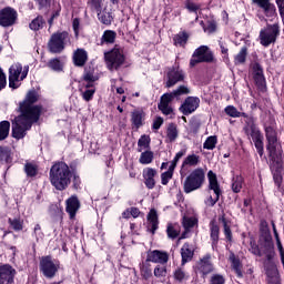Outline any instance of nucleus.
<instances>
[{"label": "nucleus", "instance_id": "7", "mask_svg": "<svg viewBox=\"0 0 284 284\" xmlns=\"http://www.w3.org/2000/svg\"><path fill=\"white\" fill-rule=\"evenodd\" d=\"M60 266L59 261L52 258V256H44L40 261V272H42L45 278H54Z\"/></svg>", "mask_w": 284, "mask_h": 284}, {"label": "nucleus", "instance_id": "28", "mask_svg": "<svg viewBox=\"0 0 284 284\" xmlns=\"http://www.w3.org/2000/svg\"><path fill=\"white\" fill-rule=\"evenodd\" d=\"M196 223H199L196 217L184 216L182 221V225L185 231L182 233L180 239H187V234H190V230H192V227H194Z\"/></svg>", "mask_w": 284, "mask_h": 284}, {"label": "nucleus", "instance_id": "53", "mask_svg": "<svg viewBox=\"0 0 284 284\" xmlns=\"http://www.w3.org/2000/svg\"><path fill=\"white\" fill-rule=\"evenodd\" d=\"M48 68L54 70V72H61L63 67L61 65V61L59 59H53L48 63Z\"/></svg>", "mask_w": 284, "mask_h": 284}, {"label": "nucleus", "instance_id": "11", "mask_svg": "<svg viewBox=\"0 0 284 284\" xmlns=\"http://www.w3.org/2000/svg\"><path fill=\"white\" fill-rule=\"evenodd\" d=\"M276 37H278V26L276 24L267 26L260 32V41L265 48L271 45V43H274Z\"/></svg>", "mask_w": 284, "mask_h": 284}, {"label": "nucleus", "instance_id": "38", "mask_svg": "<svg viewBox=\"0 0 284 284\" xmlns=\"http://www.w3.org/2000/svg\"><path fill=\"white\" fill-rule=\"evenodd\" d=\"M8 134H10V122H0V141H4V139H8Z\"/></svg>", "mask_w": 284, "mask_h": 284}, {"label": "nucleus", "instance_id": "17", "mask_svg": "<svg viewBox=\"0 0 284 284\" xmlns=\"http://www.w3.org/2000/svg\"><path fill=\"white\" fill-rule=\"evenodd\" d=\"M199 103H201V100L199 98L189 97L180 106V112L185 115L192 114V112H194L199 108Z\"/></svg>", "mask_w": 284, "mask_h": 284}, {"label": "nucleus", "instance_id": "60", "mask_svg": "<svg viewBox=\"0 0 284 284\" xmlns=\"http://www.w3.org/2000/svg\"><path fill=\"white\" fill-rule=\"evenodd\" d=\"M7 83L8 81L6 80V73H3V70L0 69V90H3Z\"/></svg>", "mask_w": 284, "mask_h": 284}, {"label": "nucleus", "instance_id": "62", "mask_svg": "<svg viewBox=\"0 0 284 284\" xmlns=\"http://www.w3.org/2000/svg\"><path fill=\"white\" fill-rule=\"evenodd\" d=\"M72 26H73V30L75 32V36H79L81 20H79V18L73 19Z\"/></svg>", "mask_w": 284, "mask_h": 284}, {"label": "nucleus", "instance_id": "64", "mask_svg": "<svg viewBox=\"0 0 284 284\" xmlns=\"http://www.w3.org/2000/svg\"><path fill=\"white\" fill-rule=\"evenodd\" d=\"M186 8L190 12H196V10H199L200 7L196 3L189 2L186 4Z\"/></svg>", "mask_w": 284, "mask_h": 284}, {"label": "nucleus", "instance_id": "31", "mask_svg": "<svg viewBox=\"0 0 284 284\" xmlns=\"http://www.w3.org/2000/svg\"><path fill=\"white\" fill-rule=\"evenodd\" d=\"M181 256H182V265H185V263H190L194 256V251H192V247L189 243L183 244L181 248Z\"/></svg>", "mask_w": 284, "mask_h": 284}, {"label": "nucleus", "instance_id": "1", "mask_svg": "<svg viewBox=\"0 0 284 284\" xmlns=\"http://www.w3.org/2000/svg\"><path fill=\"white\" fill-rule=\"evenodd\" d=\"M39 101V94L36 91H29L26 100L20 103L21 114L12 120L13 139H24L28 131L32 129V123L39 121L41 116V108L34 105Z\"/></svg>", "mask_w": 284, "mask_h": 284}, {"label": "nucleus", "instance_id": "57", "mask_svg": "<svg viewBox=\"0 0 284 284\" xmlns=\"http://www.w3.org/2000/svg\"><path fill=\"white\" fill-rule=\"evenodd\" d=\"M250 252L254 254L255 256H263V251H261V246L256 245V243L251 242V248Z\"/></svg>", "mask_w": 284, "mask_h": 284}, {"label": "nucleus", "instance_id": "23", "mask_svg": "<svg viewBox=\"0 0 284 284\" xmlns=\"http://www.w3.org/2000/svg\"><path fill=\"white\" fill-rule=\"evenodd\" d=\"M91 7L94 8L101 23L104 26H110V23H112V14H110L108 11H103V0H99V8H97V6Z\"/></svg>", "mask_w": 284, "mask_h": 284}, {"label": "nucleus", "instance_id": "54", "mask_svg": "<svg viewBox=\"0 0 284 284\" xmlns=\"http://www.w3.org/2000/svg\"><path fill=\"white\" fill-rule=\"evenodd\" d=\"M176 136H179V131H176V126L170 125L168 128V139L170 141H176Z\"/></svg>", "mask_w": 284, "mask_h": 284}, {"label": "nucleus", "instance_id": "41", "mask_svg": "<svg viewBox=\"0 0 284 284\" xmlns=\"http://www.w3.org/2000/svg\"><path fill=\"white\" fill-rule=\"evenodd\" d=\"M141 276L148 281V278H152V267L150 266V262H144L141 265Z\"/></svg>", "mask_w": 284, "mask_h": 284}, {"label": "nucleus", "instance_id": "33", "mask_svg": "<svg viewBox=\"0 0 284 284\" xmlns=\"http://www.w3.org/2000/svg\"><path fill=\"white\" fill-rule=\"evenodd\" d=\"M152 161H154V152L150 150L142 151L139 159V162L141 163V165H150Z\"/></svg>", "mask_w": 284, "mask_h": 284}, {"label": "nucleus", "instance_id": "45", "mask_svg": "<svg viewBox=\"0 0 284 284\" xmlns=\"http://www.w3.org/2000/svg\"><path fill=\"white\" fill-rule=\"evenodd\" d=\"M82 93V99H84V101H92V97H94V92H97L94 90V87L91 88H83L82 90H80Z\"/></svg>", "mask_w": 284, "mask_h": 284}, {"label": "nucleus", "instance_id": "26", "mask_svg": "<svg viewBox=\"0 0 284 284\" xmlns=\"http://www.w3.org/2000/svg\"><path fill=\"white\" fill-rule=\"evenodd\" d=\"M99 77L94 75L93 71H85L83 74V79L80 82V90L83 88H94V81H98Z\"/></svg>", "mask_w": 284, "mask_h": 284}, {"label": "nucleus", "instance_id": "27", "mask_svg": "<svg viewBox=\"0 0 284 284\" xmlns=\"http://www.w3.org/2000/svg\"><path fill=\"white\" fill-rule=\"evenodd\" d=\"M149 230L154 234L159 230V215L156 210L152 209L148 214Z\"/></svg>", "mask_w": 284, "mask_h": 284}, {"label": "nucleus", "instance_id": "13", "mask_svg": "<svg viewBox=\"0 0 284 284\" xmlns=\"http://www.w3.org/2000/svg\"><path fill=\"white\" fill-rule=\"evenodd\" d=\"M17 10L11 7H6L0 10V26L2 28H10L17 23Z\"/></svg>", "mask_w": 284, "mask_h": 284}, {"label": "nucleus", "instance_id": "12", "mask_svg": "<svg viewBox=\"0 0 284 284\" xmlns=\"http://www.w3.org/2000/svg\"><path fill=\"white\" fill-rule=\"evenodd\" d=\"M195 272L196 274H201L202 276H207V274H212V272H214L212 255L206 254L202 256L195 264Z\"/></svg>", "mask_w": 284, "mask_h": 284}, {"label": "nucleus", "instance_id": "32", "mask_svg": "<svg viewBox=\"0 0 284 284\" xmlns=\"http://www.w3.org/2000/svg\"><path fill=\"white\" fill-rule=\"evenodd\" d=\"M199 163H201V156L192 153L184 159L182 168H196Z\"/></svg>", "mask_w": 284, "mask_h": 284}, {"label": "nucleus", "instance_id": "42", "mask_svg": "<svg viewBox=\"0 0 284 284\" xmlns=\"http://www.w3.org/2000/svg\"><path fill=\"white\" fill-rule=\"evenodd\" d=\"M216 143H219L216 135H211L203 143V148L204 150H214V148H216Z\"/></svg>", "mask_w": 284, "mask_h": 284}, {"label": "nucleus", "instance_id": "50", "mask_svg": "<svg viewBox=\"0 0 284 284\" xmlns=\"http://www.w3.org/2000/svg\"><path fill=\"white\" fill-rule=\"evenodd\" d=\"M24 171L27 176H37L39 169L37 168V165L32 164V163H27L24 165Z\"/></svg>", "mask_w": 284, "mask_h": 284}, {"label": "nucleus", "instance_id": "59", "mask_svg": "<svg viewBox=\"0 0 284 284\" xmlns=\"http://www.w3.org/2000/svg\"><path fill=\"white\" fill-rule=\"evenodd\" d=\"M185 156V151H180L175 154V158L173 159V161L171 162L170 166L173 168L174 170L176 169V163H179V160Z\"/></svg>", "mask_w": 284, "mask_h": 284}, {"label": "nucleus", "instance_id": "44", "mask_svg": "<svg viewBox=\"0 0 284 284\" xmlns=\"http://www.w3.org/2000/svg\"><path fill=\"white\" fill-rule=\"evenodd\" d=\"M173 175H174V168L169 166V170L161 174L162 185H168V183H170V180L172 179Z\"/></svg>", "mask_w": 284, "mask_h": 284}, {"label": "nucleus", "instance_id": "15", "mask_svg": "<svg viewBox=\"0 0 284 284\" xmlns=\"http://www.w3.org/2000/svg\"><path fill=\"white\" fill-rule=\"evenodd\" d=\"M14 276H17V270H14L10 264L0 266V284L14 283Z\"/></svg>", "mask_w": 284, "mask_h": 284}, {"label": "nucleus", "instance_id": "5", "mask_svg": "<svg viewBox=\"0 0 284 284\" xmlns=\"http://www.w3.org/2000/svg\"><path fill=\"white\" fill-rule=\"evenodd\" d=\"M28 72H30V67L21 65V63H13L9 68V87L17 90L19 88V81H23L26 77H28Z\"/></svg>", "mask_w": 284, "mask_h": 284}, {"label": "nucleus", "instance_id": "14", "mask_svg": "<svg viewBox=\"0 0 284 284\" xmlns=\"http://www.w3.org/2000/svg\"><path fill=\"white\" fill-rule=\"evenodd\" d=\"M246 132L251 135L260 156H263V134H261V131L258 130V128H256V124L248 125Z\"/></svg>", "mask_w": 284, "mask_h": 284}, {"label": "nucleus", "instance_id": "25", "mask_svg": "<svg viewBox=\"0 0 284 284\" xmlns=\"http://www.w3.org/2000/svg\"><path fill=\"white\" fill-rule=\"evenodd\" d=\"M146 261L150 263H161L162 265L168 263V253L161 251H152L148 253Z\"/></svg>", "mask_w": 284, "mask_h": 284}, {"label": "nucleus", "instance_id": "19", "mask_svg": "<svg viewBox=\"0 0 284 284\" xmlns=\"http://www.w3.org/2000/svg\"><path fill=\"white\" fill-rule=\"evenodd\" d=\"M172 101H174V98L171 95V93H164L161 97L160 104L158 105L159 110L165 115L172 114V112H174Z\"/></svg>", "mask_w": 284, "mask_h": 284}, {"label": "nucleus", "instance_id": "61", "mask_svg": "<svg viewBox=\"0 0 284 284\" xmlns=\"http://www.w3.org/2000/svg\"><path fill=\"white\" fill-rule=\"evenodd\" d=\"M163 125V118L158 116L153 121V130H159Z\"/></svg>", "mask_w": 284, "mask_h": 284}, {"label": "nucleus", "instance_id": "56", "mask_svg": "<svg viewBox=\"0 0 284 284\" xmlns=\"http://www.w3.org/2000/svg\"><path fill=\"white\" fill-rule=\"evenodd\" d=\"M211 284H225V277L221 274H214L211 276Z\"/></svg>", "mask_w": 284, "mask_h": 284}, {"label": "nucleus", "instance_id": "49", "mask_svg": "<svg viewBox=\"0 0 284 284\" xmlns=\"http://www.w3.org/2000/svg\"><path fill=\"white\" fill-rule=\"evenodd\" d=\"M174 278L175 281H179L180 283H183V281H187L190 278V275L183 271V268H178L174 272Z\"/></svg>", "mask_w": 284, "mask_h": 284}, {"label": "nucleus", "instance_id": "48", "mask_svg": "<svg viewBox=\"0 0 284 284\" xmlns=\"http://www.w3.org/2000/svg\"><path fill=\"white\" fill-rule=\"evenodd\" d=\"M247 58V48H242L240 52L235 55L236 65L241 63H245V59Z\"/></svg>", "mask_w": 284, "mask_h": 284}, {"label": "nucleus", "instance_id": "39", "mask_svg": "<svg viewBox=\"0 0 284 284\" xmlns=\"http://www.w3.org/2000/svg\"><path fill=\"white\" fill-rule=\"evenodd\" d=\"M173 99H179L185 94H190V88L187 85H180L176 90L170 93Z\"/></svg>", "mask_w": 284, "mask_h": 284}, {"label": "nucleus", "instance_id": "20", "mask_svg": "<svg viewBox=\"0 0 284 284\" xmlns=\"http://www.w3.org/2000/svg\"><path fill=\"white\" fill-rule=\"evenodd\" d=\"M264 11L265 17L272 19L276 17V6H274L270 0H252Z\"/></svg>", "mask_w": 284, "mask_h": 284}, {"label": "nucleus", "instance_id": "16", "mask_svg": "<svg viewBox=\"0 0 284 284\" xmlns=\"http://www.w3.org/2000/svg\"><path fill=\"white\" fill-rule=\"evenodd\" d=\"M166 88H174L175 84L185 79V73L179 68H172L166 74Z\"/></svg>", "mask_w": 284, "mask_h": 284}, {"label": "nucleus", "instance_id": "18", "mask_svg": "<svg viewBox=\"0 0 284 284\" xmlns=\"http://www.w3.org/2000/svg\"><path fill=\"white\" fill-rule=\"evenodd\" d=\"M252 70L255 85L258 88V90H265V75L263 74V67L255 62L252 64Z\"/></svg>", "mask_w": 284, "mask_h": 284}, {"label": "nucleus", "instance_id": "9", "mask_svg": "<svg viewBox=\"0 0 284 284\" xmlns=\"http://www.w3.org/2000/svg\"><path fill=\"white\" fill-rule=\"evenodd\" d=\"M70 41V34L65 31L53 33L49 41V50L53 53L63 52L65 44Z\"/></svg>", "mask_w": 284, "mask_h": 284}, {"label": "nucleus", "instance_id": "34", "mask_svg": "<svg viewBox=\"0 0 284 284\" xmlns=\"http://www.w3.org/2000/svg\"><path fill=\"white\" fill-rule=\"evenodd\" d=\"M116 40V32L112 30H105L101 38V45H104V43H114Z\"/></svg>", "mask_w": 284, "mask_h": 284}, {"label": "nucleus", "instance_id": "30", "mask_svg": "<svg viewBox=\"0 0 284 284\" xmlns=\"http://www.w3.org/2000/svg\"><path fill=\"white\" fill-rule=\"evenodd\" d=\"M73 61L79 68L85 65L88 61V52L83 49H78L73 54Z\"/></svg>", "mask_w": 284, "mask_h": 284}, {"label": "nucleus", "instance_id": "55", "mask_svg": "<svg viewBox=\"0 0 284 284\" xmlns=\"http://www.w3.org/2000/svg\"><path fill=\"white\" fill-rule=\"evenodd\" d=\"M9 223H10L12 230H16V232H19V231L23 230V223L20 222V220L9 219Z\"/></svg>", "mask_w": 284, "mask_h": 284}, {"label": "nucleus", "instance_id": "43", "mask_svg": "<svg viewBox=\"0 0 284 284\" xmlns=\"http://www.w3.org/2000/svg\"><path fill=\"white\" fill-rule=\"evenodd\" d=\"M220 223H222L223 227H224V234L227 239V241H232V230L230 229V222L226 221V219L224 216L219 219Z\"/></svg>", "mask_w": 284, "mask_h": 284}, {"label": "nucleus", "instance_id": "22", "mask_svg": "<svg viewBox=\"0 0 284 284\" xmlns=\"http://www.w3.org/2000/svg\"><path fill=\"white\" fill-rule=\"evenodd\" d=\"M260 250L262 252V256L266 255L267 261H272V258H274V244H272V240H260Z\"/></svg>", "mask_w": 284, "mask_h": 284}, {"label": "nucleus", "instance_id": "24", "mask_svg": "<svg viewBox=\"0 0 284 284\" xmlns=\"http://www.w3.org/2000/svg\"><path fill=\"white\" fill-rule=\"evenodd\" d=\"M65 211L70 215V219H74L77 216V212H79V207H81V203L79 202V197L72 195L67 200Z\"/></svg>", "mask_w": 284, "mask_h": 284}, {"label": "nucleus", "instance_id": "40", "mask_svg": "<svg viewBox=\"0 0 284 284\" xmlns=\"http://www.w3.org/2000/svg\"><path fill=\"white\" fill-rule=\"evenodd\" d=\"M211 239L213 241V245H216L219 243V225H216L215 221H211Z\"/></svg>", "mask_w": 284, "mask_h": 284}, {"label": "nucleus", "instance_id": "6", "mask_svg": "<svg viewBox=\"0 0 284 284\" xmlns=\"http://www.w3.org/2000/svg\"><path fill=\"white\" fill-rule=\"evenodd\" d=\"M104 59L109 70H119V68L125 63V55H123V50L116 47L104 53Z\"/></svg>", "mask_w": 284, "mask_h": 284}, {"label": "nucleus", "instance_id": "37", "mask_svg": "<svg viewBox=\"0 0 284 284\" xmlns=\"http://www.w3.org/2000/svg\"><path fill=\"white\" fill-rule=\"evenodd\" d=\"M143 150H150V138L148 135H142L138 141V152H143Z\"/></svg>", "mask_w": 284, "mask_h": 284}, {"label": "nucleus", "instance_id": "46", "mask_svg": "<svg viewBox=\"0 0 284 284\" xmlns=\"http://www.w3.org/2000/svg\"><path fill=\"white\" fill-rule=\"evenodd\" d=\"M45 22L43 21L42 17H38L34 20H32V22L29 24L30 30L37 31V30H41V28H43V24Z\"/></svg>", "mask_w": 284, "mask_h": 284}, {"label": "nucleus", "instance_id": "52", "mask_svg": "<svg viewBox=\"0 0 284 284\" xmlns=\"http://www.w3.org/2000/svg\"><path fill=\"white\" fill-rule=\"evenodd\" d=\"M132 123L135 125V128L143 125V115L139 113V111L132 113Z\"/></svg>", "mask_w": 284, "mask_h": 284}, {"label": "nucleus", "instance_id": "63", "mask_svg": "<svg viewBox=\"0 0 284 284\" xmlns=\"http://www.w3.org/2000/svg\"><path fill=\"white\" fill-rule=\"evenodd\" d=\"M275 3L278 8L281 17L283 18L284 17V0H275Z\"/></svg>", "mask_w": 284, "mask_h": 284}, {"label": "nucleus", "instance_id": "58", "mask_svg": "<svg viewBox=\"0 0 284 284\" xmlns=\"http://www.w3.org/2000/svg\"><path fill=\"white\" fill-rule=\"evenodd\" d=\"M165 274H168V271L165 270V267L156 266L154 268V276H156V278H161V277L165 276Z\"/></svg>", "mask_w": 284, "mask_h": 284}, {"label": "nucleus", "instance_id": "3", "mask_svg": "<svg viewBox=\"0 0 284 284\" xmlns=\"http://www.w3.org/2000/svg\"><path fill=\"white\" fill-rule=\"evenodd\" d=\"M49 180L51 185L62 192L72 183V172L65 162H58L53 164L49 172Z\"/></svg>", "mask_w": 284, "mask_h": 284}, {"label": "nucleus", "instance_id": "4", "mask_svg": "<svg viewBox=\"0 0 284 284\" xmlns=\"http://www.w3.org/2000/svg\"><path fill=\"white\" fill-rule=\"evenodd\" d=\"M203 183H205V171H203V169H195L184 181V192L190 194L191 192L200 190Z\"/></svg>", "mask_w": 284, "mask_h": 284}, {"label": "nucleus", "instance_id": "10", "mask_svg": "<svg viewBox=\"0 0 284 284\" xmlns=\"http://www.w3.org/2000/svg\"><path fill=\"white\" fill-rule=\"evenodd\" d=\"M214 59L212 51L205 45H202L195 50L190 61L191 68H194L197 63H210Z\"/></svg>", "mask_w": 284, "mask_h": 284}, {"label": "nucleus", "instance_id": "8", "mask_svg": "<svg viewBox=\"0 0 284 284\" xmlns=\"http://www.w3.org/2000/svg\"><path fill=\"white\" fill-rule=\"evenodd\" d=\"M207 179H209V190L213 192L214 196L210 195L206 199L205 203L206 205H209V207H214V205H216V202L219 201L222 194L221 185L219 184V180L216 175L212 171H209Z\"/></svg>", "mask_w": 284, "mask_h": 284}, {"label": "nucleus", "instance_id": "35", "mask_svg": "<svg viewBox=\"0 0 284 284\" xmlns=\"http://www.w3.org/2000/svg\"><path fill=\"white\" fill-rule=\"evenodd\" d=\"M169 239H176L181 234V226L176 223H169L166 227Z\"/></svg>", "mask_w": 284, "mask_h": 284}, {"label": "nucleus", "instance_id": "36", "mask_svg": "<svg viewBox=\"0 0 284 284\" xmlns=\"http://www.w3.org/2000/svg\"><path fill=\"white\" fill-rule=\"evenodd\" d=\"M187 39H190V34H187L185 31H182L173 38V41L175 45L183 47L185 43H187Z\"/></svg>", "mask_w": 284, "mask_h": 284}, {"label": "nucleus", "instance_id": "2", "mask_svg": "<svg viewBox=\"0 0 284 284\" xmlns=\"http://www.w3.org/2000/svg\"><path fill=\"white\" fill-rule=\"evenodd\" d=\"M266 139L267 146L266 150L271 156V172L273 174V180L277 187H281V183L283 181V149L281 148V143H278V139L276 138V131L272 129V126L266 128Z\"/></svg>", "mask_w": 284, "mask_h": 284}, {"label": "nucleus", "instance_id": "51", "mask_svg": "<svg viewBox=\"0 0 284 284\" xmlns=\"http://www.w3.org/2000/svg\"><path fill=\"white\" fill-rule=\"evenodd\" d=\"M224 112L227 114V116H232L233 119H239V116H241V112H239L234 105L226 106Z\"/></svg>", "mask_w": 284, "mask_h": 284}, {"label": "nucleus", "instance_id": "47", "mask_svg": "<svg viewBox=\"0 0 284 284\" xmlns=\"http://www.w3.org/2000/svg\"><path fill=\"white\" fill-rule=\"evenodd\" d=\"M232 190L235 193H239V192H241V190H243V178L242 176L233 178Z\"/></svg>", "mask_w": 284, "mask_h": 284}, {"label": "nucleus", "instance_id": "21", "mask_svg": "<svg viewBox=\"0 0 284 284\" xmlns=\"http://www.w3.org/2000/svg\"><path fill=\"white\" fill-rule=\"evenodd\" d=\"M142 176L144 179L145 187H148V190H154L156 186V180L154 179L156 176V170L152 168H145L142 172Z\"/></svg>", "mask_w": 284, "mask_h": 284}, {"label": "nucleus", "instance_id": "29", "mask_svg": "<svg viewBox=\"0 0 284 284\" xmlns=\"http://www.w3.org/2000/svg\"><path fill=\"white\" fill-rule=\"evenodd\" d=\"M229 260L232 265V268L234 270L239 278H243V271L241 270V260H239V257L233 252L230 253Z\"/></svg>", "mask_w": 284, "mask_h": 284}]
</instances>
